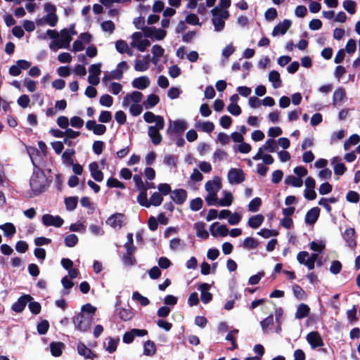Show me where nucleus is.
<instances>
[{
    "label": "nucleus",
    "mask_w": 360,
    "mask_h": 360,
    "mask_svg": "<svg viewBox=\"0 0 360 360\" xmlns=\"http://www.w3.org/2000/svg\"><path fill=\"white\" fill-rule=\"evenodd\" d=\"M156 347L154 342L148 340L143 345V354L148 356H152L155 354Z\"/></svg>",
    "instance_id": "obj_35"
},
{
    "label": "nucleus",
    "mask_w": 360,
    "mask_h": 360,
    "mask_svg": "<svg viewBox=\"0 0 360 360\" xmlns=\"http://www.w3.org/2000/svg\"><path fill=\"white\" fill-rule=\"evenodd\" d=\"M75 153L74 149H67L62 155V158L64 160L65 164L68 166L73 165V159L72 158V155Z\"/></svg>",
    "instance_id": "obj_46"
},
{
    "label": "nucleus",
    "mask_w": 360,
    "mask_h": 360,
    "mask_svg": "<svg viewBox=\"0 0 360 360\" xmlns=\"http://www.w3.org/2000/svg\"><path fill=\"white\" fill-rule=\"evenodd\" d=\"M160 102V98L155 94L148 96L146 101L143 102V105L146 109L155 107Z\"/></svg>",
    "instance_id": "obj_34"
},
{
    "label": "nucleus",
    "mask_w": 360,
    "mask_h": 360,
    "mask_svg": "<svg viewBox=\"0 0 360 360\" xmlns=\"http://www.w3.org/2000/svg\"><path fill=\"white\" fill-rule=\"evenodd\" d=\"M106 340H107V343L104 342V346H105V350L110 354L115 352L117 349V345L120 342L119 338H113L109 337L106 339Z\"/></svg>",
    "instance_id": "obj_26"
},
{
    "label": "nucleus",
    "mask_w": 360,
    "mask_h": 360,
    "mask_svg": "<svg viewBox=\"0 0 360 360\" xmlns=\"http://www.w3.org/2000/svg\"><path fill=\"white\" fill-rule=\"evenodd\" d=\"M28 308L30 311L34 315L39 314L41 311V304L36 301L31 300L28 302Z\"/></svg>",
    "instance_id": "obj_57"
},
{
    "label": "nucleus",
    "mask_w": 360,
    "mask_h": 360,
    "mask_svg": "<svg viewBox=\"0 0 360 360\" xmlns=\"http://www.w3.org/2000/svg\"><path fill=\"white\" fill-rule=\"evenodd\" d=\"M65 204L66 209L68 211H73L76 209L77 205V197H68L65 199Z\"/></svg>",
    "instance_id": "obj_47"
},
{
    "label": "nucleus",
    "mask_w": 360,
    "mask_h": 360,
    "mask_svg": "<svg viewBox=\"0 0 360 360\" xmlns=\"http://www.w3.org/2000/svg\"><path fill=\"white\" fill-rule=\"evenodd\" d=\"M345 97V92L342 88L337 89L334 93L333 96V101L334 104H337L341 103L344 98Z\"/></svg>",
    "instance_id": "obj_42"
},
{
    "label": "nucleus",
    "mask_w": 360,
    "mask_h": 360,
    "mask_svg": "<svg viewBox=\"0 0 360 360\" xmlns=\"http://www.w3.org/2000/svg\"><path fill=\"white\" fill-rule=\"evenodd\" d=\"M132 300L137 301L143 307H146L150 304L149 300L141 295L139 292L135 291L132 294Z\"/></svg>",
    "instance_id": "obj_44"
},
{
    "label": "nucleus",
    "mask_w": 360,
    "mask_h": 360,
    "mask_svg": "<svg viewBox=\"0 0 360 360\" xmlns=\"http://www.w3.org/2000/svg\"><path fill=\"white\" fill-rule=\"evenodd\" d=\"M44 20L46 24L51 27H55L58 21V18L56 13H50L44 16Z\"/></svg>",
    "instance_id": "obj_56"
},
{
    "label": "nucleus",
    "mask_w": 360,
    "mask_h": 360,
    "mask_svg": "<svg viewBox=\"0 0 360 360\" xmlns=\"http://www.w3.org/2000/svg\"><path fill=\"white\" fill-rule=\"evenodd\" d=\"M123 214L115 213L110 216L105 221V223L113 229H120L123 226Z\"/></svg>",
    "instance_id": "obj_10"
},
{
    "label": "nucleus",
    "mask_w": 360,
    "mask_h": 360,
    "mask_svg": "<svg viewBox=\"0 0 360 360\" xmlns=\"http://www.w3.org/2000/svg\"><path fill=\"white\" fill-rule=\"evenodd\" d=\"M196 230V236L202 239H207L209 237L208 232L205 230V224L202 221L197 222L194 225Z\"/></svg>",
    "instance_id": "obj_29"
},
{
    "label": "nucleus",
    "mask_w": 360,
    "mask_h": 360,
    "mask_svg": "<svg viewBox=\"0 0 360 360\" xmlns=\"http://www.w3.org/2000/svg\"><path fill=\"white\" fill-rule=\"evenodd\" d=\"M143 120L147 123L155 122V125L160 128H164L165 120L160 115H155L153 112L148 111L143 114Z\"/></svg>",
    "instance_id": "obj_11"
},
{
    "label": "nucleus",
    "mask_w": 360,
    "mask_h": 360,
    "mask_svg": "<svg viewBox=\"0 0 360 360\" xmlns=\"http://www.w3.org/2000/svg\"><path fill=\"white\" fill-rule=\"evenodd\" d=\"M63 347V344L62 342H51L50 345L51 354L54 356H60Z\"/></svg>",
    "instance_id": "obj_41"
},
{
    "label": "nucleus",
    "mask_w": 360,
    "mask_h": 360,
    "mask_svg": "<svg viewBox=\"0 0 360 360\" xmlns=\"http://www.w3.org/2000/svg\"><path fill=\"white\" fill-rule=\"evenodd\" d=\"M167 35V32L161 28H156L155 27H146L144 29V36L155 39L156 40H162Z\"/></svg>",
    "instance_id": "obj_5"
},
{
    "label": "nucleus",
    "mask_w": 360,
    "mask_h": 360,
    "mask_svg": "<svg viewBox=\"0 0 360 360\" xmlns=\"http://www.w3.org/2000/svg\"><path fill=\"white\" fill-rule=\"evenodd\" d=\"M77 351L81 356H83L86 359H93L95 356L93 352L82 342L78 344Z\"/></svg>",
    "instance_id": "obj_30"
},
{
    "label": "nucleus",
    "mask_w": 360,
    "mask_h": 360,
    "mask_svg": "<svg viewBox=\"0 0 360 360\" xmlns=\"http://www.w3.org/2000/svg\"><path fill=\"white\" fill-rule=\"evenodd\" d=\"M93 319L91 314L79 313L73 318L75 328L81 332H86L90 328Z\"/></svg>",
    "instance_id": "obj_3"
},
{
    "label": "nucleus",
    "mask_w": 360,
    "mask_h": 360,
    "mask_svg": "<svg viewBox=\"0 0 360 360\" xmlns=\"http://www.w3.org/2000/svg\"><path fill=\"white\" fill-rule=\"evenodd\" d=\"M278 146L276 141L274 139H268L264 145L263 146L264 150L269 152L274 153L276 150Z\"/></svg>",
    "instance_id": "obj_52"
},
{
    "label": "nucleus",
    "mask_w": 360,
    "mask_h": 360,
    "mask_svg": "<svg viewBox=\"0 0 360 360\" xmlns=\"http://www.w3.org/2000/svg\"><path fill=\"white\" fill-rule=\"evenodd\" d=\"M89 171L92 178L98 181L101 182L103 179V173L99 169L98 165L96 162H92L89 165Z\"/></svg>",
    "instance_id": "obj_21"
},
{
    "label": "nucleus",
    "mask_w": 360,
    "mask_h": 360,
    "mask_svg": "<svg viewBox=\"0 0 360 360\" xmlns=\"http://www.w3.org/2000/svg\"><path fill=\"white\" fill-rule=\"evenodd\" d=\"M137 202L140 205L149 207V200L147 197V189L146 188H143V190H141L139 195L137 196Z\"/></svg>",
    "instance_id": "obj_38"
},
{
    "label": "nucleus",
    "mask_w": 360,
    "mask_h": 360,
    "mask_svg": "<svg viewBox=\"0 0 360 360\" xmlns=\"http://www.w3.org/2000/svg\"><path fill=\"white\" fill-rule=\"evenodd\" d=\"M86 128L92 131L96 135H103L106 131V127L102 124H97L95 120H89L86 122Z\"/></svg>",
    "instance_id": "obj_14"
},
{
    "label": "nucleus",
    "mask_w": 360,
    "mask_h": 360,
    "mask_svg": "<svg viewBox=\"0 0 360 360\" xmlns=\"http://www.w3.org/2000/svg\"><path fill=\"white\" fill-rule=\"evenodd\" d=\"M133 248H129L128 251L123 255L122 262L126 266H134L136 263V260L133 255Z\"/></svg>",
    "instance_id": "obj_31"
},
{
    "label": "nucleus",
    "mask_w": 360,
    "mask_h": 360,
    "mask_svg": "<svg viewBox=\"0 0 360 360\" xmlns=\"http://www.w3.org/2000/svg\"><path fill=\"white\" fill-rule=\"evenodd\" d=\"M188 127V124L184 120L169 121L167 132L169 135H181Z\"/></svg>",
    "instance_id": "obj_4"
},
{
    "label": "nucleus",
    "mask_w": 360,
    "mask_h": 360,
    "mask_svg": "<svg viewBox=\"0 0 360 360\" xmlns=\"http://www.w3.org/2000/svg\"><path fill=\"white\" fill-rule=\"evenodd\" d=\"M212 14V22L216 32H221L224 30L225 26V20L229 17V13L227 10H221L219 8V6L214 7L211 11Z\"/></svg>",
    "instance_id": "obj_2"
},
{
    "label": "nucleus",
    "mask_w": 360,
    "mask_h": 360,
    "mask_svg": "<svg viewBox=\"0 0 360 360\" xmlns=\"http://www.w3.org/2000/svg\"><path fill=\"white\" fill-rule=\"evenodd\" d=\"M163 129V128H160L157 126H149L148 129V134L150 137L152 143L154 145H159L162 140V137L160 133V130Z\"/></svg>",
    "instance_id": "obj_13"
},
{
    "label": "nucleus",
    "mask_w": 360,
    "mask_h": 360,
    "mask_svg": "<svg viewBox=\"0 0 360 360\" xmlns=\"http://www.w3.org/2000/svg\"><path fill=\"white\" fill-rule=\"evenodd\" d=\"M150 45V42L149 40L145 39L139 40L137 43H136L132 46L136 47L138 49L139 51L143 52L147 47H148Z\"/></svg>",
    "instance_id": "obj_64"
},
{
    "label": "nucleus",
    "mask_w": 360,
    "mask_h": 360,
    "mask_svg": "<svg viewBox=\"0 0 360 360\" xmlns=\"http://www.w3.org/2000/svg\"><path fill=\"white\" fill-rule=\"evenodd\" d=\"M259 243L256 239L252 237H247L243 243V247L248 250H253L257 248Z\"/></svg>",
    "instance_id": "obj_40"
},
{
    "label": "nucleus",
    "mask_w": 360,
    "mask_h": 360,
    "mask_svg": "<svg viewBox=\"0 0 360 360\" xmlns=\"http://www.w3.org/2000/svg\"><path fill=\"white\" fill-rule=\"evenodd\" d=\"M309 248L311 250L314 252H321L325 249V243L322 241H312L309 244Z\"/></svg>",
    "instance_id": "obj_62"
},
{
    "label": "nucleus",
    "mask_w": 360,
    "mask_h": 360,
    "mask_svg": "<svg viewBox=\"0 0 360 360\" xmlns=\"http://www.w3.org/2000/svg\"><path fill=\"white\" fill-rule=\"evenodd\" d=\"M269 80L272 83V86L274 89H278L281 86L282 81L278 71H271L269 74Z\"/></svg>",
    "instance_id": "obj_28"
},
{
    "label": "nucleus",
    "mask_w": 360,
    "mask_h": 360,
    "mask_svg": "<svg viewBox=\"0 0 360 360\" xmlns=\"http://www.w3.org/2000/svg\"><path fill=\"white\" fill-rule=\"evenodd\" d=\"M359 199L360 196L356 191H349L346 195V200L352 203H357Z\"/></svg>",
    "instance_id": "obj_63"
},
{
    "label": "nucleus",
    "mask_w": 360,
    "mask_h": 360,
    "mask_svg": "<svg viewBox=\"0 0 360 360\" xmlns=\"http://www.w3.org/2000/svg\"><path fill=\"white\" fill-rule=\"evenodd\" d=\"M274 323V316L272 314H270L269 316L263 319L260 322V326L262 327V329L264 333L268 332V328L270 326L273 325Z\"/></svg>",
    "instance_id": "obj_50"
},
{
    "label": "nucleus",
    "mask_w": 360,
    "mask_h": 360,
    "mask_svg": "<svg viewBox=\"0 0 360 360\" xmlns=\"http://www.w3.org/2000/svg\"><path fill=\"white\" fill-rule=\"evenodd\" d=\"M285 183L287 185H290L296 188H300L302 186L303 181L301 178L290 175L286 176V178L285 179Z\"/></svg>",
    "instance_id": "obj_36"
},
{
    "label": "nucleus",
    "mask_w": 360,
    "mask_h": 360,
    "mask_svg": "<svg viewBox=\"0 0 360 360\" xmlns=\"http://www.w3.org/2000/svg\"><path fill=\"white\" fill-rule=\"evenodd\" d=\"M101 30L105 32L112 34L115 30V25L111 20H105L101 24Z\"/></svg>",
    "instance_id": "obj_45"
},
{
    "label": "nucleus",
    "mask_w": 360,
    "mask_h": 360,
    "mask_svg": "<svg viewBox=\"0 0 360 360\" xmlns=\"http://www.w3.org/2000/svg\"><path fill=\"white\" fill-rule=\"evenodd\" d=\"M227 178L231 184H239L245 180V174L241 169L231 168L228 172Z\"/></svg>",
    "instance_id": "obj_6"
},
{
    "label": "nucleus",
    "mask_w": 360,
    "mask_h": 360,
    "mask_svg": "<svg viewBox=\"0 0 360 360\" xmlns=\"http://www.w3.org/2000/svg\"><path fill=\"white\" fill-rule=\"evenodd\" d=\"M74 28L75 25H71L69 30L64 28L60 31V38L59 39V41L64 45V49H68L70 46V44L72 40L71 34H76V32Z\"/></svg>",
    "instance_id": "obj_9"
},
{
    "label": "nucleus",
    "mask_w": 360,
    "mask_h": 360,
    "mask_svg": "<svg viewBox=\"0 0 360 360\" xmlns=\"http://www.w3.org/2000/svg\"><path fill=\"white\" fill-rule=\"evenodd\" d=\"M224 198L218 201V204L222 207H229L232 204L233 198L230 192L224 191Z\"/></svg>",
    "instance_id": "obj_37"
},
{
    "label": "nucleus",
    "mask_w": 360,
    "mask_h": 360,
    "mask_svg": "<svg viewBox=\"0 0 360 360\" xmlns=\"http://www.w3.org/2000/svg\"><path fill=\"white\" fill-rule=\"evenodd\" d=\"M118 314L119 317L124 321H129L133 317L132 311L129 309L124 308L121 309L119 311Z\"/></svg>",
    "instance_id": "obj_59"
},
{
    "label": "nucleus",
    "mask_w": 360,
    "mask_h": 360,
    "mask_svg": "<svg viewBox=\"0 0 360 360\" xmlns=\"http://www.w3.org/2000/svg\"><path fill=\"white\" fill-rule=\"evenodd\" d=\"M106 185L109 188H119L121 189H124L126 188L125 185L122 182L113 177H110L107 180Z\"/></svg>",
    "instance_id": "obj_48"
},
{
    "label": "nucleus",
    "mask_w": 360,
    "mask_h": 360,
    "mask_svg": "<svg viewBox=\"0 0 360 360\" xmlns=\"http://www.w3.org/2000/svg\"><path fill=\"white\" fill-rule=\"evenodd\" d=\"M292 292L294 295L298 300H304L306 298V293L304 290L298 285L294 284L292 285Z\"/></svg>",
    "instance_id": "obj_53"
},
{
    "label": "nucleus",
    "mask_w": 360,
    "mask_h": 360,
    "mask_svg": "<svg viewBox=\"0 0 360 360\" xmlns=\"http://www.w3.org/2000/svg\"><path fill=\"white\" fill-rule=\"evenodd\" d=\"M122 77H123L122 72H121V70H120L119 69H117L116 68L115 70H112L110 72V76L109 77L105 76L103 78V81L105 82L106 80L110 79L120 80Z\"/></svg>",
    "instance_id": "obj_55"
},
{
    "label": "nucleus",
    "mask_w": 360,
    "mask_h": 360,
    "mask_svg": "<svg viewBox=\"0 0 360 360\" xmlns=\"http://www.w3.org/2000/svg\"><path fill=\"white\" fill-rule=\"evenodd\" d=\"M306 339L312 349H315L323 345V341L317 331H313L308 333Z\"/></svg>",
    "instance_id": "obj_12"
},
{
    "label": "nucleus",
    "mask_w": 360,
    "mask_h": 360,
    "mask_svg": "<svg viewBox=\"0 0 360 360\" xmlns=\"http://www.w3.org/2000/svg\"><path fill=\"white\" fill-rule=\"evenodd\" d=\"M331 164L333 165L334 173L336 175H342L347 169L344 163L341 162V159L339 157L333 158Z\"/></svg>",
    "instance_id": "obj_23"
},
{
    "label": "nucleus",
    "mask_w": 360,
    "mask_h": 360,
    "mask_svg": "<svg viewBox=\"0 0 360 360\" xmlns=\"http://www.w3.org/2000/svg\"><path fill=\"white\" fill-rule=\"evenodd\" d=\"M163 201V198L162 196V194L159 192H155L153 193V195L150 196L149 200V207L151 205L158 207L162 204Z\"/></svg>",
    "instance_id": "obj_39"
},
{
    "label": "nucleus",
    "mask_w": 360,
    "mask_h": 360,
    "mask_svg": "<svg viewBox=\"0 0 360 360\" xmlns=\"http://www.w3.org/2000/svg\"><path fill=\"white\" fill-rule=\"evenodd\" d=\"M0 229L4 231V234L6 237H12L16 232L14 224L9 222L0 225Z\"/></svg>",
    "instance_id": "obj_33"
},
{
    "label": "nucleus",
    "mask_w": 360,
    "mask_h": 360,
    "mask_svg": "<svg viewBox=\"0 0 360 360\" xmlns=\"http://www.w3.org/2000/svg\"><path fill=\"white\" fill-rule=\"evenodd\" d=\"M41 221L46 226H53L56 228L62 226L63 224V219L59 216H53L49 214H45L41 217Z\"/></svg>",
    "instance_id": "obj_7"
},
{
    "label": "nucleus",
    "mask_w": 360,
    "mask_h": 360,
    "mask_svg": "<svg viewBox=\"0 0 360 360\" xmlns=\"http://www.w3.org/2000/svg\"><path fill=\"white\" fill-rule=\"evenodd\" d=\"M360 141V136L358 134H352L349 138L345 141L344 143V148L347 150L351 146H354Z\"/></svg>",
    "instance_id": "obj_43"
},
{
    "label": "nucleus",
    "mask_w": 360,
    "mask_h": 360,
    "mask_svg": "<svg viewBox=\"0 0 360 360\" xmlns=\"http://www.w3.org/2000/svg\"><path fill=\"white\" fill-rule=\"evenodd\" d=\"M290 26L291 21L290 20L285 19L282 22L278 23L274 27L272 31V35L274 37L278 34L283 35L286 33Z\"/></svg>",
    "instance_id": "obj_19"
},
{
    "label": "nucleus",
    "mask_w": 360,
    "mask_h": 360,
    "mask_svg": "<svg viewBox=\"0 0 360 360\" xmlns=\"http://www.w3.org/2000/svg\"><path fill=\"white\" fill-rule=\"evenodd\" d=\"M100 104L105 107H110L113 103V98L108 94H104L100 98Z\"/></svg>",
    "instance_id": "obj_61"
},
{
    "label": "nucleus",
    "mask_w": 360,
    "mask_h": 360,
    "mask_svg": "<svg viewBox=\"0 0 360 360\" xmlns=\"http://www.w3.org/2000/svg\"><path fill=\"white\" fill-rule=\"evenodd\" d=\"M30 185L34 195L45 191L49 186L48 179L42 169L36 168L30 178Z\"/></svg>",
    "instance_id": "obj_1"
},
{
    "label": "nucleus",
    "mask_w": 360,
    "mask_h": 360,
    "mask_svg": "<svg viewBox=\"0 0 360 360\" xmlns=\"http://www.w3.org/2000/svg\"><path fill=\"white\" fill-rule=\"evenodd\" d=\"M310 312L309 307L304 303H301L297 306L295 316L297 319H302L307 317Z\"/></svg>",
    "instance_id": "obj_25"
},
{
    "label": "nucleus",
    "mask_w": 360,
    "mask_h": 360,
    "mask_svg": "<svg viewBox=\"0 0 360 360\" xmlns=\"http://www.w3.org/2000/svg\"><path fill=\"white\" fill-rule=\"evenodd\" d=\"M205 190L208 193H217L221 188V179L219 176H214L212 180L208 181L205 186Z\"/></svg>",
    "instance_id": "obj_16"
},
{
    "label": "nucleus",
    "mask_w": 360,
    "mask_h": 360,
    "mask_svg": "<svg viewBox=\"0 0 360 360\" xmlns=\"http://www.w3.org/2000/svg\"><path fill=\"white\" fill-rule=\"evenodd\" d=\"M355 230L353 228L347 229L342 233V238L347 243V245L354 249L356 245V241L354 239Z\"/></svg>",
    "instance_id": "obj_18"
},
{
    "label": "nucleus",
    "mask_w": 360,
    "mask_h": 360,
    "mask_svg": "<svg viewBox=\"0 0 360 360\" xmlns=\"http://www.w3.org/2000/svg\"><path fill=\"white\" fill-rule=\"evenodd\" d=\"M203 201L200 198L193 199L190 202V208L193 211H198L202 207Z\"/></svg>",
    "instance_id": "obj_60"
},
{
    "label": "nucleus",
    "mask_w": 360,
    "mask_h": 360,
    "mask_svg": "<svg viewBox=\"0 0 360 360\" xmlns=\"http://www.w3.org/2000/svg\"><path fill=\"white\" fill-rule=\"evenodd\" d=\"M186 244L184 240L179 238H174L169 241V248L172 251H179L184 250Z\"/></svg>",
    "instance_id": "obj_32"
},
{
    "label": "nucleus",
    "mask_w": 360,
    "mask_h": 360,
    "mask_svg": "<svg viewBox=\"0 0 360 360\" xmlns=\"http://www.w3.org/2000/svg\"><path fill=\"white\" fill-rule=\"evenodd\" d=\"M150 56L146 55L141 60H136L134 69L139 72H144L149 68Z\"/></svg>",
    "instance_id": "obj_22"
},
{
    "label": "nucleus",
    "mask_w": 360,
    "mask_h": 360,
    "mask_svg": "<svg viewBox=\"0 0 360 360\" xmlns=\"http://www.w3.org/2000/svg\"><path fill=\"white\" fill-rule=\"evenodd\" d=\"M61 283L63 285V287L64 288V290L63 292V295H68L69 294V290L71 289L74 283L71 281L67 276H64L61 280Z\"/></svg>",
    "instance_id": "obj_54"
},
{
    "label": "nucleus",
    "mask_w": 360,
    "mask_h": 360,
    "mask_svg": "<svg viewBox=\"0 0 360 360\" xmlns=\"http://www.w3.org/2000/svg\"><path fill=\"white\" fill-rule=\"evenodd\" d=\"M343 8L350 14H354L356 12V3L352 0H346L342 4Z\"/></svg>",
    "instance_id": "obj_58"
},
{
    "label": "nucleus",
    "mask_w": 360,
    "mask_h": 360,
    "mask_svg": "<svg viewBox=\"0 0 360 360\" xmlns=\"http://www.w3.org/2000/svg\"><path fill=\"white\" fill-rule=\"evenodd\" d=\"M31 300H33V297L30 295H23L12 304L11 309L16 313H21L25 309L28 302Z\"/></svg>",
    "instance_id": "obj_8"
},
{
    "label": "nucleus",
    "mask_w": 360,
    "mask_h": 360,
    "mask_svg": "<svg viewBox=\"0 0 360 360\" xmlns=\"http://www.w3.org/2000/svg\"><path fill=\"white\" fill-rule=\"evenodd\" d=\"M320 209L319 207H313L310 209L306 214L305 222L308 224H314L319 216Z\"/></svg>",
    "instance_id": "obj_24"
},
{
    "label": "nucleus",
    "mask_w": 360,
    "mask_h": 360,
    "mask_svg": "<svg viewBox=\"0 0 360 360\" xmlns=\"http://www.w3.org/2000/svg\"><path fill=\"white\" fill-rule=\"evenodd\" d=\"M171 199L177 205H182L187 199V193L185 190L179 188L171 192Z\"/></svg>",
    "instance_id": "obj_15"
},
{
    "label": "nucleus",
    "mask_w": 360,
    "mask_h": 360,
    "mask_svg": "<svg viewBox=\"0 0 360 360\" xmlns=\"http://www.w3.org/2000/svg\"><path fill=\"white\" fill-rule=\"evenodd\" d=\"M262 205V200L257 197L252 199L248 205V210L252 212H257Z\"/></svg>",
    "instance_id": "obj_51"
},
{
    "label": "nucleus",
    "mask_w": 360,
    "mask_h": 360,
    "mask_svg": "<svg viewBox=\"0 0 360 360\" xmlns=\"http://www.w3.org/2000/svg\"><path fill=\"white\" fill-rule=\"evenodd\" d=\"M64 243L67 247L72 248L77 244L78 237L74 233L69 234L65 238Z\"/></svg>",
    "instance_id": "obj_49"
},
{
    "label": "nucleus",
    "mask_w": 360,
    "mask_h": 360,
    "mask_svg": "<svg viewBox=\"0 0 360 360\" xmlns=\"http://www.w3.org/2000/svg\"><path fill=\"white\" fill-rule=\"evenodd\" d=\"M210 231L213 236L219 235L222 237L226 236L229 232L226 225H219L218 222H214L210 226Z\"/></svg>",
    "instance_id": "obj_17"
},
{
    "label": "nucleus",
    "mask_w": 360,
    "mask_h": 360,
    "mask_svg": "<svg viewBox=\"0 0 360 360\" xmlns=\"http://www.w3.org/2000/svg\"><path fill=\"white\" fill-rule=\"evenodd\" d=\"M150 81L147 76H141L133 79L131 85L134 88L143 90L149 86Z\"/></svg>",
    "instance_id": "obj_20"
},
{
    "label": "nucleus",
    "mask_w": 360,
    "mask_h": 360,
    "mask_svg": "<svg viewBox=\"0 0 360 360\" xmlns=\"http://www.w3.org/2000/svg\"><path fill=\"white\" fill-rule=\"evenodd\" d=\"M264 219V218L263 215L258 214L250 217L248 221V224L252 229H257L262 224Z\"/></svg>",
    "instance_id": "obj_27"
}]
</instances>
